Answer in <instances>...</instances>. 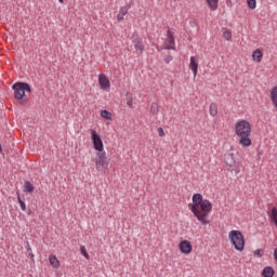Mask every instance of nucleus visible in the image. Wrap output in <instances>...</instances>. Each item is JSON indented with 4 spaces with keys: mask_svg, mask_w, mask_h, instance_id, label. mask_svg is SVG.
Here are the masks:
<instances>
[{
    "mask_svg": "<svg viewBox=\"0 0 277 277\" xmlns=\"http://www.w3.org/2000/svg\"><path fill=\"white\" fill-rule=\"evenodd\" d=\"M188 209L202 226H207L210 223L209 213L213 211V205L208 199L202 198L200 194L193 195V203L188 205Z\"/></svg>",
    "mask_w": 277,
    "mask_h": 277,
    "instance_id": "obj_1",
    "label": "nucleus"
},
{
    "mask_svg": "<svg viewBox=\"0 0 277 277\" xmlns=\"http://www.w3.org/2000/svg\"><path fill=\"white\" fill-rule=\"evenodd\" d=\"M235 135L239 138L238 142L243 148L252 146V123L246 119H239L234 127Z\"/></svg>",
    "mask_w": 277,
    "mask_h": 277,
    "instance_id": "obj_2",
    "label": "nucleus"
},
{
    "mask_svg": "<svg viewBox=\"0 0 277 277\" xmlns=\"http://www.w3.org/2000/svg\"><path fill=\"white\" fill-rule=\"evenodd\" d=\"M228 239L238 252H243V250H246V238H243V234H241L240 230L232 229L228 233Z\"/></svg>",
    "mask_w": 277,
    "mask_h": 277,
    "instance_id": "obj_3",
    "label": "nucleus"
},
{
    "mask_svg": "<svg viewBox=\"0 0 277 277\" xmlns=\"http://www.w3.org/2000/svg\"><path fill=\"white\" fill-rule=\"evenodd\" d=\"M14 97L17 101H23L25 92H31V88L25 82H17L13 85Z\"/></svg>",
    "mask_w": 277,
    "mask_h": 277,
    "instance_id": "obj_4",
    "label": "nucleus"
},
{
    "mask_svg": "<svg viewBox=\"0 0 277 277\" xmlns=\"http://www.w3.org/2000/svg\"><path fill=\"white\" fill-rule=\"evenodd\" d=\"M107 168H109V161H107V156L103 151L97 153L95 158V169L97 170V172H105Z\"/></svg>",
    "mask_w": 277,
    "mask_h": 277,
    "instance_id": "obj_5",
    "label": "nucleus"
},
{
    "mask_svg": "<svg viewBox=\"0 0 277 277\" xmlns=\"http://www.w3.org/2000/svg\"><path fill=\"white\" fill-rule=\"evenodd\" d=\"M91 140L93 143V147L98 153H103V150H105V145H103V138H101L96 130H91Z\"/></svg>",
    "mask_w": 277,
    "mask_h": 277,
    "instance_id": "obj_6",
    "label": "nucleus"
},
{
    "mask_svg": "<svg viewBox=\"0 0 277 277\" xmlns=\"http://www.w3.org/2000/svg\"><path fill=\"white\" fill-rule=\"evenodd\" d=\"M164 49H168L170 51L176 50V42L174 41V34L170 29L167 31V40L164 43Z\"/></svg>",
    "mask_w": 277,
    "mask_h": 277,
    "instance_id": "obj_7",
    "label": "nucleus"
},
{
    "mask_svg": "<svg viewBox=\"0 0 277 277\" xmlns=\"http://www.w3.org/2000/svg\"><path fill=\"white\" fill-rule=\"evenodd\" d=\"M180 251L182 254H192V250H194V247H192V242L188 240H182L179 245Z\"/></svg>",
    "mask_w": 277,
    "mask_h": 277,
    "instance_id": "obj_8",
    "label": "nucleus"
},
{
    "mask_svg": "<svg viewBox=\"0 0 277 277\" xmlns=\"http://www.w3.org/2000/svg\"><path fill=\"white\" fill-rule=\"evenodd\" d=\"M98 83H100V88H102V90H108V88L111 87V82H109V78H107V76L105 74L98 75Z\"/></svg>",
    "mask_w": 277,
    "mask_h": 277,
    "instance_id": "obj_9",
    "label": "nucleus"
},
{
    "mask_svg": "<svg viewBox=\"0 0 277 277\" xmlns=\"http://www.w3.org/2000/svg\"><path fill=\"white\" fill-rule=\"evenodd\" d=\"M188 68L192 70L194 78L198 76V61L196 56H190Z\"/></svg>",
    "mask_w": 277,
    "mask_h": 277,
    "instance_id": "obj_10",
    "label": "nucleus"
},
{
    "mask_svg": "<svg viewBox=\"0 0 277 277\" xmlns=\"http://www.w3.org/2000/svg\"><path fill=\"white\" fill-rule=\"evenodd\" d=\"M252 60L253 62L261 64V62L263 61V52L260 49L254 50L252 53Z\"/></svg>",
    "mask_w": 277,
    "mask_h": 277,
    "instance_id": "obj_11",
    "label": "nucleus"
},
{
    "mask_svg": "<svg viewBox=\"0 0 277 277\" xmlns=\"http://www.w3.org/2000/svg\"><path fill=\"white\" fill-rule=\"evenodd\" d=\"M49 263H50V265H51V267H53L54 269H60V265H61V263H60V261L57 260V256H55V255H50L49 256Z\"/></svg>",
    "mask_w": 277,
    "mask_h": 277,
    "instance_id": "obj_12",
    "label": "nucleus"
},
{
    "mask_svg": "<svg viewBox=\"0 0 277 277\" xmlns=\"http://www.w3.org/2000/svg\"><path fill=\"white\" fill-rule=\"evenodd\" d=\"M274 269L271 266H266L262 271V276L263 277H274Z\"/></svg>",
    "mask_w": 277,
    "mask_h": 277,
    "instance_id": "obj_13",
    "label": "nucleus"
},
{
    "mask_svg": "<svg viewBox=\"0 0 277 277\" xmlns=\"http://www.w3.org/2000/svg\"><path fill=\"white\" fill-rule=\"evenodd\" d=\"M129 14V10H127V8L122 6L119 10V13L117 15V21L120 23V21H124V15Z\"/></svg>",
    "mask_w": 277,
    "mask_h": 277,
    "instance_id": "obj_14",
    "label": "nucleus"
},
{
    "mask_svg": "<svg viewBox=\"0 0 277 277\" xmlns=\"http://www.w3.org/2000/svg\"><path fill=\"white\" fill-rule=\"evenodd\" d=\"M206 3L208 4V8L214 12V10H217V3H220V0H206Z\"/></svg>",
    "mask_w": 277,
    "mask_h": 277,
    "instance_id": "obj_15",
    "label": "nucleus"
},
{
    "mask_svg": "<svg viewBox=\"0 0 277 277\" xmlns=\"http://www.w3.org/2000/svg\"><path fill=\"white\" fill-rule=\"evenodd\" d=\"M209 113L212 118H215V116H217V104H210Z\"/></svg>",
    "mask_w": 277,
    "mask_h": 277,
    "instance_id": "obj_16",
    "label": "nucleus"
},
{
    "mask_svg": "<svg viewBox=\"0 0 277 277\" xmlns=\"http://www.w3.org/2000/svg\"><path fill=\"white\" fill-rule=\"evenodd\" d=\"M24 192H26L27 194H34V184L30 182H25Z\"/></svg>",
    "mask_w": 277,
    "mask_h": 277,
    "instance_id": "obj_17",
    "label": "nucleus"
},
{
    "mask_svg": "<svg viewBox=\"0 0 277 277\" xmlns=\"http://www.w3.org/2000/svg\"><path fill=\"white\" fill-rule=\"evenodd\" d=\"M134 49L140 53H144V44L142 43V40L134 41Z\"/></svg>",
    "mask_w": 277,
    "mask_h": 277,
    "instance_id": "obj_18",
    "label": "nucleus"
},
{
    "mask_svg": "<svg viewBox=\"0 0 277 277\" xmlns=\"http://www.w3.org/2000/svg\"><path fill=\"white\" fill-rule=\"evenodd\" d=\"M150 113H151L154 116H157V114H159V104H157V103H151V105H150Z\"/></svg>",
    "mask_w": 277,
    "mask_h": 277,
    "instance_id": "obj_19",
    "label": "nucleus"
},
{
    "mask_svg": "<svg viewBox=\"0 0 277 277\" xmlns=\"http://www.w3.org/2000/svg\"><path fill=\"white\" fill-rule=\"evenodd\" d=\"M101 117L104 118L105 120H111V113H109L108 110H102Z\"/></svg>",
    "mask_w": 277,
    "mask_h": 277,
    "instance_id": "obj_20",
    "label": "nucleus"
},
{
    "mask_svg": "<svg viewBox=\"0 0 277 277\" xmlns=\"http://www.w3.org/2000/svg\"><path fill=\"white\" fill-rule=\"evenodd\" d=\"M247 5L250 10H256V0H247Z\"/></svg>",
    "mask_w": 277,
    "mask_h": 277,
    "instance_id": "obj_21",
    "label": "nucleus"
},
{
    "mask_svg": "<svg viewBox=\"0 0 277 277\" xmlns=\"http://www.w3.org/2000/svg\"><path fill=\"white\" fill-rule=\"evenodd\" d=\"M80 253L84 259L90 260V254H88V250H85V246H80Z\"/></svg>",
    "mask_w": 277,
    "mask_h": 277,
    "instance_id": "obj_22",
    "label": "nucleus"
},
{
    "mask_svg": "<svg viewBox=\"0 0 277 277\" xmlns=\"http://www.w3.org/2000/svg\"><path fill=\"white\" fill-rule=\"evenodd\" d=\"M223 38H224V40H232V38H233V32L230 31V30H225L224 32H223Z\"/></svg>",
    "mask_w": 277,
    "mask_h": 277,
    "instance_id": "obj_23",
    "label": "nucleus"
},
{
    "mask_svg": "<svg viewBox=\"0 0 277 277\" xmlns=\"http://www.w3.org/2000/svg\"><path fill=\"white\" fill-rule=\"evenodd\" d=\"M22 211H27V206L22 201L21 197H17Z\"/></svg>",
    "mask_w": 277,
    "mask_h": 277,
    "instance_id": "obj_24",
    "label": "nucleus"
},
{
    "mask_svg": "<svg viewBox=\"0 0 277 277\" xmlns=\"http://www.w3.org/2000/svg\"><path fill=\"white\" fill-rule=\"evenodd\" d=\"M157 133L159 137H166V132L163 131V128H158Z\"/></svg>",
    "mask_w": 277,
    "mask_h": 277,
    "instance_id": "obj_25",
    "label": "nucleus"
},
{
    "mask_svg": "<svg viewBox=\"0 0 277 277\" xmlns=\"http://www.w3.org/2000/svg\"><path fill=\"white\" fill-rule=\"evenodd\" d=\"M27 250H28V254L30 256V259L34 261V251H31V247L29 245H27Z\"/></svg>",
    "mask_w": 277,
    "mask_h": 277,
    "instance_id": "obj_26",
    "label": "nucleus"
},
{
    "mask_svg": "<svg viewBox=\"0 0 277 277\" xmlns=\"http://www.w3.org/2000/svg\"><path fill=\"white\" fill-rule=\"evenodd\" d=\"M254 255L260 258L263 256V250H260V249L255 250Z\"/></svg>",
    "mask_w": 277,
    "mask_h": 277,
    "instance_id": "obj_27",
    "label": "nucleus"
},
{
    "mask_svg": "<svg viewBox=\"0 0 277 277\" xmlns=\"http://www.w3.org/2000/svg\"><path fill=\"white\" fill-rule=\"evenodd\" d=\"M274 260H275V263L277 265V248L274 250Z\"/></svg>",
    "mask_w": 277,
    "mask_h": 277,
    "instance_id": "obj_28",
    "label": "nucleus"
},
{
    "mask_svg": "<svg viewBox=\"0 0 277 277\" xmlns=\"http://www.w3.org/2000/svg\"><path fill=\"white\" fill-rule=\"evenodd\" d=\"M127 105H128V107H133V101L129 100V101L127 102Z\"/></svg>",
    "mask_w": 277,
    "mask_h": 277,
    "instance_id": "obj_29",
    "label": "nucleus"
},
{
    "mask_svg": "<svg viewBox=\"0 0 277 277\" xmlns=\"http://www.w3.org/2000/svg\"><path fill=\"white\" fill-rule=\"evenodd\" d=\"M164 62H166V64H170V62H172V57L166 58Z\"/></svg>",
    "mask_w": 277,
    "mask_h": 277,
    "instance_id": "obj_30",
    "label": "nucleus"
},
{
    "mask_svg": "<svg viewBox=\"0 0 277 277\" xmlns=\"http://www.w3.org/2000/svg\"><path fill=\"white\" fill-rule=\"evenodd\" d=\"M60 1V3H64V0H58Z\"/></svg>",
    "mask_w": 277,
    "mask_h": 277,
    "instance_id": "obj_31",
    "label": "nucleus"
}]
</instances>
